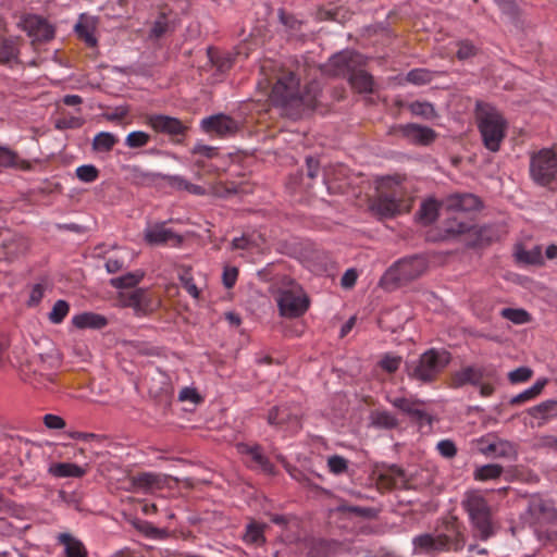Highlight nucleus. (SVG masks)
<instances>
[{"label": "nucleus", "instance_id": "nucleus-1", "mask_svg": "<svg viewBox=\"0 0 557 557\" xmlns=\"http://www.w3.org/2000/svg\"><path fill=\"white\" fill-rule=\"evenodd\" d=\"M300 81L293 72L281 75L271 91V101L282 113L293 120L300 119L305 113L315 109L318 87L310 84L301 92Z\"/></svg>", "mask_w": 557, "mask_h": 557}, {"label": "nucleus", "instance_id": "nucleus-2", "mask_svg": "<svg viewBox=\"0 0 557 557\" xmlns=\"http://www.w3.org/2000/svg\"><path fill=\"white\" fill-rule=\"evenodd\" d=\"M474 116L484 147L497 152L506 137L507 120L495 106L482 100L475 102Z\"/></svg>", "mask_w": 557, "mask_h": 557}, {"label": "nucleus", "instance_id": "nucleus-3", "mask_svg": "<svg viewBox=\"0 0 557 557\" xmlns=\"http://www.w3.org/2000/svg\"><path fill=\"white\" fill-rule=\"evenodd\" d=\"M451 355L445 349L430 348L417 359L405 362V371L409 379L423 384L434 382L450 363Z\"/></svg>", "mask_w": 557, "mask_h": 557}, {"label": "nucleus", "instance_id": "nucleus-4", "mask_svg": "<svg viewBox=\"0 0 557 557\" xmlns=\"http://www.w3.org/2000/svg\"><path fill=\"white\" fill-rule=\"evenodd\" d=\"M416 549L424 554H435L446 550H459L465 546V536L456 521L447 522L445 532L438 534L424 533L412 540Z\"/></svg>", "mask_w": 557, "mask_h": 557}, {"label": "nucleus", "instance_id": "nucleus-5", "mask_svg": "<svg viewBox=\"0 0 557 557\" xmlns=\"http://www.w3.org/2000/svg\"><path fill=\"white\" fill-rule=\"evenodd\" d=\"M461 505L469 516L475 536L486 541L494 535L491 506L483 495L479 492H468Z\"/></svg>", "mask_w": 557, "mask_h": 557}, {"label": "nucleus", "instance_id": "nucleus-6", "mask_svg": "<svg viewBox=\"0 0 557 557\" xmlns=\"http://www.w3.org/2000/svg\"><path fill=\"white\" fill-rule=\"evenodd\" d=\"M426 270V262L420 256L403 258L391 265L381 278V285L387 289L404 286L418 277Z\"/></svg>", "mask_w": 557, "mask_h": 557}, {"label": "nucleus", "instance_id": "nucleus-7", "mask_svg": "<svg viewBox=\"0 0 557 557\" xmlns=\"http://www.w3.org/2000/svg\"><path fill=\"white\" fill-rule=\"evenodd\" d=\"M497 369L493 363H476L461 368L451 375V386L460 388L465 385L476 386L483 381H497Z\"/></svg>", "mask_w": 557, "mask_h": 557}, {"label": "nucleus", "instance_id": "nucleus-8", "mask_svg": "<svg viewBox=\"0 0 557 557\" xmlns=\"http://www.w3.org/2000/svg\"><path fill=\"white\" fill-rule=\"evenodd\" d=\"M556 173L557 154L552 149H542L531 157L530 175L537 185H549Z\"/></svg>", "mask_w": 557, "mask_h": 557}, {"label": "nucleus", "instance_id": "nucleus-9", "mask_svg": "<svg viewBox=\"0 0 557 557\" xmlns=\"http://www.w3.org/2000/svg\"><path fill=\"white\" fill-rule=\"evenodd\" d=\"M389 134L398 136L413 146L422 147L432 145L437 138V133L433 128L417 123L393 125Z\"/></svg>", "mask_w": 557, "mask_h": 557}, {"label": "nucleus", "instance_id": "nucleus-10", "mask_svg": "<svg viewBox=\"0 0 557 557\" xmlns=\"http://www.w3.org/2000/svg\"><path fill=\"white\" fill-rule=\"evenodd\" d=\"M146 124L154 132L169 135L175 143L182 144L189 127L180 119L165 114H151L146 119Z\"/></svg>", "mask_w": 557, "mask_h": 557}, {"label": "nucleus", "instance_id": "nucleus-11", "mask_svg": "<svg viewBox=\"0 0 557 557\" xmlns=\"http://www.w3.org/2000/svg\"><path fill=\"white\" fill-rule=\"evenodd\" d=\"M200 128L207 134H215L219 137L235 135L238 129V123L230 115L219 113L207 116L201 120Z\"/></svg>", "mask_w": 557, "mask_h": 557}, {"label": "nucleus", "instance_id": "nucleus-12", "mask_svg": "<svg viewBox=\"0 0 557 557\" xmlns=\"http://www.w3.org/2000/svg\"><path fill=\"white\" fill-rule=\"evenodd\" d=\"M371 210L380 219H391L409 211V206L404 200L398 199L395 193H384L373 201Z\"/></svg>", "mask_w": 557, "mask_h": 557}, {"label": "nucleus", "instance_id": "nucleus-13", "mask_svg": "<svg viewBox=\"0 0 557 557\" xmlns=\"http://www.w3.org/2000/svg\"><path fill=\"white\" fill-rule=\"evenodd\" d=\"M29 239L18 233H11L0 244V260L12 262L27 253Z\"/></svg>", "mask_w": 557, "mask_h": 557}, {"label": "nucleus", "instance_id": "nucleus-14", "mask_svg": "<svg viewBox=\"0 0 557 557\" xmlns=\"http://www.w3.org/2000/svg\"><path fill=\"white\" fill-rule=\"evenodd\" d=\"M280 314L285 318H299L309 307L306 296H297L292 290H282L277 297Z\"/></svg>", "mask_w": 557, "mask_h": 557}, {"label": "nucleus", "instance_id": "nucleus-15", "mask_svg": "<svg viewBox=\"0 0 557 557\" xmlns=\"http://www.w3.org/2000/svg\"><path fill=\"white\" fill-rule=\"evenodd\" d=\"M360 58L355 51H342L330 58L327 66L334 76H349Z\"/></svg>", "mask_w": 557, "mask_h": 557}, {"label": "nucleus", "instance_id": "nucleus-16", "mask_svg": "<svg viewBox=\"0 0 557 557\" xmlns=\"http://www.w3.org/2000/svg\"><path fill=\"white\" fill-rule=\"evenodd\" d=\"M25 30L34 40L47 42L53 39L55 30L45 18L33 15L25 20Z\"/></svg>", "mask_w": 557, "mask_h": 557}, {"label": "nucleus", "instance_id": "nucleus-17", "mask_svg": "<svg viewBox=\"0 0 557 557\" xmlns=\"http://www.w3.org/2000/svg\"><path fill=\"white\" fill-rule=\"evenodd\" d=\"M389 403L401 412L407 414L412 421L420 424L426 422L431 423L432 419L430 414L418 406L422 404L420 400H412L405 397H396L391 399Z\"/></svg>", "mask_w": 557, "mask_h": 557}, {"label": "nucleus", "instance_id": "nucleus-18", "mask_svg": "<svg viewBox=\"0 0 557 557\" xmlns=\"http://www.w3.org/2000/svg\"><path fill=\"white\" fill-rule=\"evenodd\" d=\"M21 37H0V65L12 67L20 63Z\"/></svg>", "mask_w": 557, "mask_h": 557}, {"label": "nucleus", "instance_id": "nucleus-19", "mask_svg": "<svg viewBox=\"0 0 557 557\" xmlns=\"http://www.w3.org/2000/svg\"><path fill=\"white\" fill-rule=\"evenodd\" d=\"M144 238L149 245H164L170 242H175V244L180 245L183 242L182 236L171 228H166L164 222L147 227Z\"/></svg>", "mask_w": 557, "mask_h": 557}, {"label": "nucleus", "instance_id": "nucleus-20", "mask_svg": "<svg viewBox=\"0 0 557 557\" xmlns=\"http://www.w3.org/2000/svg\"><path fill=\"white\" fill-rule=\"evenodd\" d=\"M119 299L123 307L134 309L136 314H146L149 310L150 298L147 290L136 288L132 292L120 293Z\"/></svg>", "mask_w": 557, "mask_h": 557}, {"label": "nucleus", "instance_id": "nucleus-21", "mask_svg": "<svg viewBox=\"0 0 557 557\" xmlns=\"http://www.w3.org/2000/svg\"><path fill=\"white\" fill-rule=\"evenodd\" d=\"M447 208L455 212H467L479 210L482 202L479 197L473 194H455L450 195L447 200Z\"/></svg>", "mask_w": 557, "mask_h": 557}, {"label": "nucleus", "instance_id": "nucleus-22", "mask_svg": "<svg viewBox=\"0 0 557 557\" xmlns=\"http://www.w3.org/2000/svg\"><path fill=\"white\" fill-rule=\"evenodd\" d=\"M72 324L79 330H101L108 325V319L99 313L83 312L72 318Z\"/></svg>", "mask_w": 557, "mask_h": 557}, {"label": "nucleus", "instance_id": "nucleus-23", "mask_svg": "<svg viewBox=\"0 0 557 557\" xmlns=\"http://www.w3.org/2000/svg\"><path fill=\"white\" fill-rule=\"evenodd\" d=\"M239 451L242 454L249 455L252 461L260 467V469L267 474H273L275 471L274 465L270 459L263 455L262 447L258 444L249 446L246 444L239 445Z\"/></svg>", "mask_w": 557, "mask_h": 557}, {"label": "nucleus", "instance_id": "nucleus-24", "mask_svg": "<svg viewBox=\"0 0 557 557\" xmlns=\"http://www.w3.org/2000/svg\"><path fill=\"white\" fill-rule=\"evenodd\" d=\"M58 542L64 546L65 557H87L88 553L82 541L70 533H60Z\"/></svg>", "mask_w": 557, "mask_h": 557}, {"label": "nucleus", "instance_id": "nucleus-25", "mask_svg": "<svg viewBox=\"0 0 557 557\" xmlns=\"http://www.w3.org/2000/svg\"><path fill=\"white\" fill-rule=\"evenodd\" d=\"M528 414L534 419H541L543 422L539 423L541 426L548 420L557 418V400L548 399L541 404L530 407L527 410Z\"/></svg>", "mask_w": 557, "mask_h": 557}, {"label": "nucleus", "instance_id": "nucleus-26", "mask_svg": "<svg viewBox=\"0 0 557 557\" xmlns=\"http://www.w3.org/2000/svg\"><path fill=\"white\" fill-rule=\"evenodd\" d=\"M349 83L360 94L373 92V76L363 70H356L348 76Z\"/></svg>", "mask_w": 557, "mask_h": 557}, {"label": "nucleus", "instance_id": "nucleus-27", "mask_svg": "<svg viewBox=\"0 0 557 557\" xmlns=\"http://www.w3.org/2000/svg\"><path fill=\"white\" fill-rule=\"evenodd\" d=\"M48 471L55 478H82L86 474V469L71 462L52 463Z\"/></svg>", "mask_w": 557, "mask_h": 557}, {"label": "nucleus", "instance_id": "nucleus-28", "mask_svg": "<svg viewBox=\"0 0 557 557\" xmlns=\"http://www.w3.org/2000/svg\"><path fill=\"white\" fill-rule=\"evenodd\" d=\"M0 169L28 170L29 163L26 160H22L16 151L0 145Z\"/></svg>", "mask_w": 557, "mask_h": 557}, {"label": "nucleus", "instance_id": "nucleus-29", "mask_svg": "<svg viewBox=\"0 0 557 557\" xmlns=\"http://www.w3.org/2000/svg\"><path fill=\"white\" fill-rule=\"evenodd\" d=\"M145 273L140 270L128 272L124 275L110 280V285L116 289H128L136 287L144 278Z\"/></svg>", "mask_w": 557, "mask_h": 557}, {"label": "nucleus", "instance_id": "nucleus-30", "mask_svg": "<svg viewBox=\"0 0 557 557\" xmlns=\"http://www.w3.org/2000/svg\"><path fill=\"white\" fill-rule=\"evenodd\" d=\"M371 423L379 429L392 430L398 426L397 418L386 410H375L370 414Z\"/></svg>", "mask_w": 557, "mask_h": 557}, {"label": "nucleus", "instance_id": "nucleus-31", "mask_svg": "<svg viewBox=\"0 0 557 557\" xmlns=\"http://www.w3.org/2000/svg\"><path fill=\"white\" fill-rule=\"evenodd\" d=\"M417 219L424 225L433 223L438 215V205L436 200L429 199L421 203L420 209L416 213Z\"/></svg>", "mask_w": 557, "mask_h": 557}, {"label": "nucleus", "instance_id": "nucleus-32", "mask_svg": "<svg viewBox=\"0 0 557 557\" xmlns=\"http://www.w3.org/2000/svg\"><path fill=\"white\" fill-rule=\"evenodd\" d=\"M547 384V379L537 380L531 387L527 388L522 393L513 396L509 404L520 405L537 397Z\"/></svg>", "mask_w": 557, "mask_h": 557}, {"label": "nucleus", "instance_id": "nucleus-33", "mask_svg": "<svg viewBox=\"0 0 557 557\" xmlns=\"http://www.w3.org/2000/svg\"><path fill=\"white\" fill-rule=\"evenodd\" d=\"M119 138L109 132H100L92 139V150L97 152H109L117 144Z\"/></svg>", "mask_w": 557, "mask_h": 557}, {"label": "nucleus", "instance_id": "nucleus-34", "mask_svg": "<svg viewBox=\"0 0 557 557\" xmlns=\"http://www.w3.org/2000/svg\"><path fill=\"white\" fill-rule=\"evenodd\" d=\"M516 259L523 264L541 265L543 264L542 249L540 246H534L530 250L519 248L516 251Z\"/></svg>", "mask_w": 557, "mask_h": 557}, {"label": "nucleus", "instance_id": "nucleus-35", "mask_svg": "<svg viewBox=\"0 0 557 557\" xmlns=\"http://www.w3.org/2000/svg\"><path fill=\"white\" fill-rule=\"evenodd\" d=\"M504 472V468L497 463H488L478 467L473 472L476 481H488L498 479Z\"/></svg>", "mask_w": 557, "mask_h": 557}, {"label": "nucleus", "instance_id": "nucleus-36", "mask_svg": "<svg viewBox=\"0 0 557 557\" xmlns=\"http://www.w3.org/2000/svg\"><path fill=\"white\" fill-rule=\"evenodd\" d=\"M292 418L289 408L285 405L274 406L269 410L267 421L270 425H282L288 423Z\"/></svg>", "mask_w": 557, "mask_h": 557}, {"label": "nucleus", "instance_id": "nucleus-37", "mask_svg": "<svg viewBox=\"0 0 557 557\" xmlns=\"http://www.w3.org/2000/svg\"><path fill=\"white\" fill-rule=\"evenodd\" d=\"M244 541L247 544L262 545L265 543L264 537V524H260L257 522H250L246 527V532L244 534Z\"/></svg>", "mask_w": 557, "mask_h": 557}, {"label": "nucleus", "instance_id": "nucleus-38", "mask_svg": "<svg viewBox=\"0 0 557 557\" xmlns=\"http://www.w3.org/2000/svg\"><path fill=\"white\" fill-rule=\"evenodd\" d=\"M408 110L412 115L424 120H432L437 116L434 106L428 101H412L408 104Z\"/></svg>", "mask_w": 557, "mask_h": 557}, {"label": "nucleus", "instance_id": "nucleus-39", "mask_svg": "<svg viewBox=\"0 0 557 557\" xmlns=\"http://www.w3.org/2000/svg\"><path fill=\"white\" fill-rule=\"evenodd\" d=\"M457 51L456 58L459 61H467L476 57L480 48L475 46L470 39H461L456 42Z\"/></svg>", "mask_w": 557, "mask_h": 557}, {"label": "nucleus", "instance_id": "nucleus-40", "mask_svg": "<svg viewBox=\"0 0 557 557\" xmlns=\"http://www.w3.org/2000/svg\"><path fill=\"white\" fill-rule=\"evenodd\" d=\"M159 483V476L150 472H141L132 478V485L136 490H149Z\"/></svg>", "mask_w": 557, "mask_h": 557}, {"label": "nucleus", "instance_id": "nucleus-41", "mask_svg": "<svg viewBox=\"0 0 557 557\" xmlns=\"http://www.w3.org/2000/svg\"><path fill=\"white\" fill-rule=\"evenodd\" d=\"M162 173L144 171L137 166L133 169V180L136 184L151 186L157 185L162 180Z\"/></svg>", "mask_w": 557, "mask_h": 557}, {"label": "nucleus", "instance_id": "nucleus-42", "mask_svg": "<svg viewBox=\"0 0 557 557\" xmlns=\"http://www.w3.org/2000/svg\"><path fill=\"white\" fill-rule=\"evenodd\" d=\"M207 53L210 62L216 66L220 72H225L231 69L233 60L228 54H221L211 47L208 48Z\"/></svg>", "mask_w": 557, "mask_h": 557}, {"label": "nucleus", "instance_id": "nucleus-43", "mask_svg": "<svg viewBox=\"0 0 557 557\" xmlns=\"http://www.w3.org/2000/svg\"><path fill=\"white\" fill-rule=\"evenodd\" d=\"M500 314L515 324H525L531 320L530 313L524 309L504 308Z\"/></svg>", "mask_w": 557, "mask_h": 557}, {"label": "nucleus", "instance_id": "nucleus-44", "mask_svg": "<svg viewBox=\"0 0 557 557\" xmlns=\"http://www.w3.org/2000/svg\"><path fill=\"white\" fill-rule=\"evenodd\" d=\"M70 311V305L63 299H59L54 302L52 310L49 312L48 318L51 323L60 324Z\"/></svg>", "mask_w": 557, "mask_h": 557}, {"label": "nucleus", "instance_id": "nucleus-45", "mask_svg": "<svg viewBox=\"0 0 557 557\" xmlns=\"http://www.w3.org/2000/svg\"><path fill=\"white\" fill-rule=\"evenodd\" d=\"M151 137L148 133L143 131H134L131 132L125 138V145L128 148H143L148 145Z\"/></svg>", "mask_w": 557, "mask_h": 557}, {"label": "nucleus", "instance_id": "nucleus-46", "mask_svg": "<svg viewBox=\"0 0 557 557\" xmlns=\"http://www.w3.org/2000/svg\"><path fill=\"white\" fill-rule=\"evenodd\" d=\"M129 112L131 107L128 104H122L106 111L102 113V116L108 122L119 123L124 120L129 114Z\"/></svg>", "mask_w": 557, "mask_h": 557}, {"label": "nucleus", "instance_id": "nucleus-47", "mask_svg": "<svg viewBox=\"0 0 557 557\" xmlns=\"http://www.w3.org/2000/svg\"><path fill=\"white\" fill-rule=\"evenodd\" d=\"M407 81L414 85H425L432 81V73L426 69H413L407 73Z\"/></svg>", "mask_w": 557, "mask_h": 557}, {"label": "nucleus", "instance_id": "nucleus-48", "mask_svg": "<svg viewBox=\"0 0 557 557\" xmlns=\"http://www.w3.org/2000/svg\"><path fill=\"white\" fill-rule=\"evenodd\" d=\"M76 176L84 183H92L99 177V170L92 164H84L76 169Z\"/></svg>", "mask_w": 557, "mask_h": 557}, {"label": "nucleus", "instance_id": "nucleus-49", "mask_svg": "<svg viewBox=\"0 0 557 557\" xmlns=\"http://www.w3.org/2000/svg\"><path fill=\"white\" fill-rule=\"evenodd\" d=\"M327 467L331 473L339 475L347 471L348 460L343 456L333 455L327 459Z\"/></svg>", "mask_w": 557, "mask_h": 557}, {"label": "nucleus", "instance_id": "nucleus-50", "mask_svg": "<svg viewBox=\"0 0 557 557\" xmlns=\"http://www.w3.org/2000/svg\"><path fill=\"white\" fill-rule=\"evenodd\" d=\"M75 32L77 37L88 47H95L97 45V38L94 35V30L88 25L79 22L75 25Z\"/></svg>", "mask_w": 557, "mask_h": 557}, {"label": "nucleus", "instance_id": "nucleus-51", "mask_svg": "<svg viewBox=\"0 0 557 557\" xmlns=\"http://www.w3.org/2000/svg\"><path fill=\"white\" fill-rule=\"evenodd\" d=\"M180 282L183 288L195 299H198L200 296V290L196 286L194 282V277L189 270H185L182 274H180Z\"/></svg>", "mask_w": 557, "mask_h": 557}, {"label": "nucleus", "instance_id": "nucleus-52", "mask_svg": "<svg viewBox=\"0 0 557 557\" xmlns=\"http://www.w3.org/2000/svg\"><path fill=\"white\" fill-rule=\"evenodd\" d=\"M277 17L280 23L284 25L287 29L296 30L300 26V22L294 16V14L288 13L283 8L277 10Z\"/></svg>", "mask_w": 557, "mask_h": 557}, {"label": "nucleus", "instance_id": "nucleus-53", "mask_svg": "<svg viewBox=\"0 0 557 557\" xmlns=\"http://www.w3.org/2000/svg\"><path fill=\"white\" fill-rule=\"evenodd\" d=\"M533 375L532 369L528 367H519L513 371H510L508 379L511 383H522L529 381Z\"/></svg>", "mask_w": 557, "mask_h": 557}, {"label": "nucleus", "instance_id": "nucleus-54", "mask_svg": "<svg viewBox=\"0 0 557 557\" xmlns=\"http://www.w3.org/2000/svg\"><path fill=\"white\" fill-rule=\"evenodd\" d=\"M494 2L504 14L512 18H516L519 15V7L516 0H494Z\"/></svg>", "mask_w": 557, "mask_h": 557}, {"label": "nucleus", "instance_id": "nucleus-55", "mask_svg": "<svg viewBox=\"0 0 557 557\" xmlns=\"http://www.w3.org/2000/svg\"><path fill=\"white\" fill-rule=\"evenodd\" d=\"M400 363H401V357L392 356V355L387 354L380 361V367L388 373H394L398 370Z\"/></svg>", "mask_w": 557, "mask_h": 557}, {"label": "nucleus", "instance_id": "nucleus-56", "mask_svg": "<svg viewBox=\"0 0 557 557\" xmlns=\"http://www.w3.org/2000/svg\"><path fill=\"white\" fill-rule=\"evenodd\" d=\"M193 154H198L207 159H213L219 154V150L216 147L203 145L201 143H197L193 149Z\"/></svg>", "mask_w": 557, "mask_h": 557}, {"label": "nucleus", "instance_id": "nucleus-57", "mask_svg": "<svg viewBox=\"0 0 557 557\" xmlns=\"http://www.w3.org/2000/svg\"><path fill=\"white\" fill-rule=\"evenodd\" d=\"M437 450L445 458H454L457 455L456 444L451 440H442L437 443Z\"/></svg>", "mask_w": 557, "mask_h": 557}, {"label": "nucleus", "instance_id": "nucleus-58", "mask_svg": "<svg viewBox=\"0 0 557 557\" xmlns=\"http://www.w3.org/2000/svg\"><path fill=\"white\" fill-rule=\"evenodd\" d=\"M381 478L382 479L389 478L392 480L393 485H396L398 483V479L403 480L404 483L406 482L405 470L397 465H391L387 468L386 472L381 475Z\"/></svg>", "mask_w": 557, "mask_h": 557}, {"label": "nucleus", "instance_id": "nucleus-59", "mask_svg": "<svg viewBox=\"0 0 557 557\" xmlns=\"http://www.w3.org/2000/svg\"><path fill=\"white\" fill-rule=\"evenodd\" d=\"M58 497L65 505L74 507L75 509H79L81 498L75 492H66L61 490L59 491Z\"/></svg>", "mask_w": 557, "mask_h": 557}, {"label": "nucleus", "instance_id": "nucleus-60", "mask_svg": "<svg viewBox=\"0 0 557 557\" xmlns=\"http://www.w3.org/2000/svg\"><path fill=\"white\" fill-rule=\"evenodd\" d=\"M238 270L234 267H226L223 270L222 281L226 288H232L236 284Z\"/></svg>", "mask_w": 557, "mask_h": 557}, {"label": "nucleus", "instance_id": "nucleus-61", "mask_svg": "<svg viewBox=\"0 0 557 557\" xmlns=\"http://www.w3.org/2000/svg\"><path fill=\"white\" fill-rule=\"evenodd\" d=\"M162 181H165L170 187L177 189V190H185L187 182H188L181 175H166V174L162 175Z\"/></svg>", "mask_w": 557, "mask_h": 557}, {"label": "nucleus", "instance_id": "nucleus-62", "mask_svg": "<svg viewBox=\"0 0 557 557\" xmlns=\"http://www.w3.org/2000/svg\"><path fill=\"white\" fill-rule=\"evenodd\" d=\"M44 424L51 430H60L65 426V420L57 414L47 413L44 417Z\"/></svg>", "mask_w": 557, "mask_h": 557}, {"label": "nucleus", "instance_id": "nucleus-63", "mask_svg": "<svg viewBox=\"0 0 557 557\" xmlns=\"http://www.w3.org/2000/svg\"><path fill=\"white\" fill-rule=\"evenodd\" d=\"M44 294H45V287L44 285L41 284H35L33 287H32V290H30V294H29V299L27 301V305L29 307H35L37 306L44 298Z\"/></svg>", "mask_w": 557, "mask_h": 557}, {"label": "nucleus", "instance_id": "nucleus-64", "mask_svg": "<svg viewBox=\"0 0 557 557\" xmlns=\"http://www.w3.org/2000/svg\"><path fill=\"white\" fill-rule=\"evenodd\" d=\"M178 399L181 401L190 400L194 404H198L201 401V397L198 394V392L191 387H184L178 394Z\"/></svg>", "mask_w": 557, "mask_h": 557}]
</instances>
